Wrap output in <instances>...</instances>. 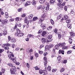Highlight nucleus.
Segmentation results:
<instances>
[{
    "instance_id": "1",
    "label": "nucleus",
    "mask_w": 75,
    "mask_h": 75,
    "mask_svg": "<svg viewBox=\"0 0 75 75\" xmlns=\"http://www.w3.org/2000/svg\"><path fill=\"white\" fill-rule=\"evenodd\" d=\"M9 59H10V60H12V61L13 62H14V63H15L16 65H18L20 64V63L18 62H16V58H14V57H9Z\"/></svg>"
},
{
    "instance_id": "2",
    "label": "nucleus",
    "mask_w": 75,
    "mask_h": 75,
    "mask_svg": "<svg viewBox=\"0 0 75 75\" xmlns=\"http://www.w3.org/2000/svg\"><path fill=\"white\" fill-rule=\"evenodd\" d=\"M12 69H11V74H14L15 73V72H16L17 71L16 68L14 66H12Z\"/></svg>"
},
{
    "instance_id": "3",
    "label": "nucleus",
    "mask_w": 75,
    "mask_h": 75,
    "mask_svg": "<svg viewBox=\"0 0 75 75\" xmlns=\"http://www.w3.org/2000/svg\"><path fill=\"white\" fill-rule=\"evenodd\" d=\"M49 6L47 5L46 7L43 8V11L44 12H46L47 10H49Z\"/></svg>"
},
{
    "instance_id": "4",
    "label": "nucleus",
    "mask_w": 75,
    "mask_h": 75,
    "mask_svg": "<svg viewBox=\"0 0 75 75\" xmlns=\"http://www.w3.org/2000/svg\"><path fill=\"white\" fill-rule=\"evenodd\" d=\"M2 47L4 48L5 50H9V47L7 46V44H4L2 45Z\"/></svg>"
},
{
    "instance_id": "5",
    "label": "nucleus",
    "mask_w": 75,
    "mask_h": 75,
    "mask_svg": "<svg viewBox=\"0 0 75 75\" xmlns=\"http://www.w3.org/2000/svg\"><path fill=\"white\" fill-rule=\"evenodd\" d=\"M44 59L45 61L44 62V65L45 68H46V67H47V57H44Z\"/></svg>"
},
{
    "instance_id": "6",
    "label": "nucleus",
    "mask_w": 75,
    "mask_h": 75,
    "mask_svg": "<svg viewBox=\"0 0 75 75\" xmlns=\"http://www.w3.org/2000/svg\"><path fill=\"white\" fill-rule=\"evenodd\" d=\"M16 35H17L18 37H22L24 35V33H19L17 34L16 33L15 34Z\"/></svg>"
},
{
    "instance_id": "7",
    "label": "nucleus",
    "mask_w": 75,
    "mask_h": 75,
    "mask_svg": "<svg viewBox=\"0 0 75 75\" xmlns=\"http://www.w3.org/2000/svg\"><path fill=\"white\" fill-rule=\"evenodd\" d=\"M25 23H27L28 25V24H29V21H28V18L27 17H25Z\"/></svg>"
},
{
    "instance_id": "8",
    "label": "nucleus",
    "mask_w": 75,
    "mask_h": 75,
    "mask_svg": "<svg viewBox=\"0 0 75 75\" xmlns=\"http://www.w3.org/2000/svg\"><path fill=\"white\" fill-rule=\"evenodd\" d=\"M7 21V19H6L5 20L2 21V23L3 24H6Z\"/></svg>"
},
{
    "instance_id": "9",
    "label": "nucleus",
    "mask_w": 75,
    "mask_h": 75,
    "mask_svg": "<svg viewBox=\"0 0 75 75\" xmlns=\"http://www.w3.org/2000/svg\"><path fill=\"white\" fill-rule=\"evenodd\" d=\"M60 48V46L59 45V44L58 45H56L55 46V49H56V50H59Z\"/></svg>"
},
{
    "instance_id": "10",
    "label": "nucleus",
    "mask_w": 75,
    "mask_h": 75,
    "mask_svg": "<svg viewBox=\"0 0 75 75\" xmlns=\"http://www.w3.org/2000/svg\"><path fill=\"white\" fill-rule=\"evenodd\" d=\"M31 4V2L28 1L25 3V6H28V5H30V4Z\"/></svg>"
},
{
    "instance_id": "11",
    "label": "nucleus",
    "mask_w": 75,
    "mask_h": 75,
    "mask_svg": "<svg viewBox=\"0 0 75 75\" xmlns=\"http://www.w3.org/2000/svg\"><path fill=\"white\" fill-rule=\"evenodd\" d=\"M59 45L60 47H63L64 45H66V43L65 42L62 43H59Z\"/></svg>"
},
{
    "instance_id": "12",
    "label": "nucleus",
    "mask_w": 75,
    "mask_h": 75,
    "mask_svg": "<svg viewBox=\"0 0 75 75\" xmlns=\"http://www.w3.org/2000/svg\"><path fill=\"white\" fill-rule=\"evenodd\" d=\"M64 50H59V54H62L63 55L64 54Z\"/></svg>"
},
{
    "instance_id": "13",
    "label": "nucleus",
    "mask_w": 75,
    "mask_h": 75,
    "mask_svg": "<svg viewBox=\"0 0 75 75\" xmlns=\"http://www.w3.org/2000/svg\"><path fill=\"white\" fill-rule=\"evenodd\" d=\"M58 8L59 9V10L60 11H61V10H63V7L62 6H59L58 7Z\"/></svg>"
},
{
    "instance_id": "14",
    "label": "nucleus",
    "mask_w": 75,
    "mask_h": 75,
    "mask_svg": "<svg viewBox=\"0 0 75 75\" xmlns=\"http://www.w3.org/2000/svg\"><path fill=\"white\" fill-rule=\"evenodd\" d=\"M46 17V15H45V13L43 14L41 16L42 19V20H44V18Z\"/></svg>"
},
{
    "instance_id": "15",
    "label": "nucleus",
    "mask_w": 75,
    "mask_h": 75,
    "mask_svg": "<svg viewBox=\"0 0 75 75\" xmlns=\"http://www.w3.org/2000/svg\"><path fill=\"white\" fill-rule=\"evenodd\" d=\"M69 42L70 44H72V40L71 38H69Z\"/></svg>"
},
{
    "instance_id": "16",
    "label": "nucleus",
    "mask_w": 75,
    "mask_h": 75,
    "mask_svg": "<svg viewBox=\"0 0 75 75\" xmlns=\"http://www.w3.org/2000/svg\"><path fill=\"white\" fill-rule=\"evenodd\" d=\"M10 54L8 55V57H14V54H13V53L11 52H9Z\"/></svg>"
},
{
    "instance_id": "17",
    "label": "nucleus",
    "mask_w": 75,
    "mask_h": 75,
    "mask_svg": "<svg viewBox=\"0 0 75 75\" xmlns=\"http://www.w3.org/2000/svg\"><path fill=\"white\" fill-rule=\"evenodd\" d=\"M67 26L68 28H70V29H71V28H72L71 26V23H68L67 25Z\"/></svg>"
},
{
    "instance_id": "18",
    "label": "nucleus",
    "mask_w": 75,
    "mask_h": 75,
    "mask_svg": "<svg viewBox=\"0 0 75 75\" xmlns=\"http://www.w3.org/2000/svg\"><path fill=\"white\" fill-rule=\"evenodd\" d=\"M41 40L42 42V43H43V44H45V42H46V40H45V38H42Z\"/></svg>"
},
{
    "instance_id": "19",
    "label": "nucleus",
    "mask_w": 75,
    "mask_h": 75,
    "mask_svg": "<svg viewBox=\"0 0 75 75\" xmlns=\"http://www.w3.org/2000/svg\"><path fill=\"white\" fill-rule=\"evenodd\" d=\"M33 17V15L32 14H30L28 16V18H32Z\"/></svg>"
},
{
    "instance_id": "20",
    "label": "nucleus",
    "mask_w": 75,
    "mask_h": 75,
    "mask_svg": "<svg viewBox=\"0 0 75 75\" xmlns=\"http://www.w3.org/2000/svg\"><path fill=\"white\" fill-rule=\"evenodd\" d=\"M11 41L12 42L14 43L16 42V39L14 38H13L12 39H11Z\"/></svg>"
},
{
    "instance_id": "21",
    "label": "nucleus",
    "mask_w": 75,
    "mask_h": 75,
    "mask_svg": "<svg viewBox=\"0 0 75 75\" xmlns=\"http://www.w3.org/2000/svg\"><path fill=\"white\" fill-rule=\"evenodd\" d=\"M44 21V19H42L40 20L38 22V24L42 23V21Z\"/></svg>"
},
{
    "instance_id": "22",
    "label": "nucleus",
    "mask_w": 75,
    "mask_h": 75,
    "mask_svg": "<svg viewBox=\"0 0 75 75\" xmlns=\"http://www.w3.org/2000/svg\"><path fill=\"white\" fill-rule=\"evenodd\" d=\"M64 71H65V68H62L60 69V72H64Z\"/></svg>"
},
{
    "instance_id": "23",
    "label": "nucleus",
    "mask_w": 75,
    "mask_h": 75,
    "mask_svg": "<svg viewBox=\"0 0 75 75\" xmlns=\"http://www.w3.org/2000/svg\"><path fill=\"white\" fill-rule=\"evenodd\" d=\"M55 2V0H50V4H54Z\"/></svg>"
},
{
    "instance_id": "24",
    "label": "nucleus",
    "mask_w": 75,
    "mask_h": 75,
    "mask_svg": "<svg viewBox=\"0 0 75 75\" xmlns=\"http://www.w3.org/2000/svg\"><path fill=\"white\" fill-rule=\"evenodd\" d=\"M62 49L63 50H65V49H68V46H65V45H64L62 47Z\"/></svg>"
},
{
    "instance_id": "25",
    "label": "nucleus",
    "mask_w": 75,
    "mask_h": 75,
    "mask_svg": "<svg viewBox=\"0 0 75 75\" xmlns=\"http://www.w3.org/2000/svg\"><path fill=\"white\" fill-rule=\"evenodd\" d=\"M47 69L48 71H51V66H48L47 68Z\"/></svg>"
},
{
    "instance_id": "26",
    "label": "nucleus",
    "mask_w": 75,
    "mask_h": 75,
    "mask_svg": "<svg viewBox=\"0 0 75 75\" xmlns=\"http://www.w3.org/2000/svg\"><path fill=\"white\" fill-rule=\"evenodd\" d=\"M5 17L6 18H8V13L7 12H5Z\"/></svg>"
},
{
    "instance_id": "27",
    "label": "nucleus",
    "mask_w": 75,
    "mask_h": 75,
    "mask_svg": "<svg viewBox=\"0 0 75 75\" xmlns=\"http://www.w3.org/2000/svg\"><path fill=\"white\" fill-rule=\"evenodd\" d=\"M17 26L19 27H20L21 26V24L19 22H18L17 23H16Z\"/></svg>"
},
{
    "instance_id": "28",
    "label": "nucleus",
    "mask_w": 75,
    "mask_h": 75,
    "mask_svg": "<svg viewBox=\"0 0 75 75\" xmlns=\"http://www.w3.org/2000/svg\"><path fill=\"white\" fill-rule=\"evenodd\" d=\"M70 34L71 36H74L75 35V33L72 32H70Z\"/></svg>"
},
{
    "instance_id": "29",
    "label": "nucleus",
    "mask_w": 75,
    "mask_h": 75,
    "mask_svg": "<svg viewBox=\"0 0 75 75\" xmlns=\"http://www.w3.org/2000/svg\"><path fill=\"white\" fill-rule=\"evenodd\" d=\"M52 35H48L47 36V38L48 39L49 38H52Z\"/></svg>"
},
{
    "instance_id": "30",
    "label": "nucleus",
    "mask_w": 75,
    "mask_h": 75,
    "mask_svg": "<svg viewBox=\"0 0 75 75\" xmlns=\"http://www.w3.org/2000/svg\"><path fill=\"white\" fill-rule=\"evenodd\" d=\"M38 19V18L37 17H35L33 18V21H36Z\"/></svg>"
},
{
    "instance_id": "31",
    "label": "nucleus",
    "mask_w": 75,
    "mask_h": 75,
    "mask_svg": "<svg viewBox=\"0 0 75 75\" xmlns=\"http://www.w3.org/2000/svg\"><path fill=\"white\" fill-rule=\"evenodd\" d=\"M47 34V32H46V31H43V33L42 34V36H44V35H45V34Z\"/></svg>"
},
{
    "instance_id": "32",
    "label": "nucleus",
    "mask_w": 75,
    "mask_h": 75,
    "mask_svg": "<svg viewBox=\"0 0 75 75\" xmlns=\"http://www.w3.org/2000/svg\"><path fill=\"white\" fill-rule=\"evenodd\" d=\"M65 20H67L68 18V16L67 15H65L64 16Z\"/></svg>"
},
{
    "instance_id": "33",
    "label": "nucleus",
    "mask_w": 75,
    "mask_h": 75,
    "mask_svg": "<svg viewBox=\"0 0 75 75\" xmlns=\"http://www.w3.org/2000/svg\"><path fill=\"white\" fill-rule=\"evenodd\" d=\"M45 50L47 51H50V49L48 47H45Z\"/></svg>"
},
{
    "instance_id": "34",
    "label": "nucleus",
    "mask_w": 75,
    "mask_h": 75,
    "mask_svg": "<svg viewBox=\"0 0 75 75\" xmlns=\"http://www.w3.org/2000/svg\"><path fill=\"white\" fill-rule=\"evenodd\" d=\"M50 21L51 23L52 24V25H54V21H53V20H52V19H51L50 20Z\"/></svg>"
},
{
    "instance_id": "35",
    "label": "nucleus",
    "mask_w": 75,
    "mask_h": 75,
    "mask_svg": "<svg viewBox=\"0 0 75 75\" xmlns=\"http://www.w3.org/2000/svg\"><path fill=\"white\" fill-rule=\"evenodd\" d=\"M16 30L18 34V33H21V30H20L19 29L17 28L16 29Z\"/></svg>"
},
{
    "instance_id": "36",
    "label": "nucleus",
    "mask_w": 75,
    "mask_h": 75,
    "mask_svg": "<svg viewBox=\"0 0 75 75\" xmlns=\"http://www.w3.org/2000/svg\"><path fill=\"white\" fill-rule=\"evenodd\" d=\"M45 0H40V3H44L45 2Z\"/></svg>"
},
{
    "instance_id": "37",
    "label": "nucleus",
    "mask_w": 75,
    "mask_h": 75,
    "mask_svg": "<svg viewBox=\"0 0 75 75\" xmlns=\"http://www.w3.org/2000/svg\"><path fill=\"white\" fill-rule=\"evenodd\" d=\"M39 72L40 74H42V73L44 72V70H39Z\"/></svg>"
},
{
    "instance_id": "38",
    "label": "nucleus",
    "mask_w": 75,
    "mask_h": 75,
    "mask_svg": "<svg viewBox=\"0 0 75 75\" xmlns=\"http://www.w3.org/2000/svg\"><path fill=\"white\" fill-rule=\"evenodd\" d=\"M61 15H59L57 17V19H58V20H59L60 18H61Z\"/></svg>"
},
{
    "instance_id": "39",
    "label": "nucleus",
    "mask_w": 75,
    "mask_h": 75,
    "mask_svg": "<svg viewBox=\"0 0 75 75\" xmlns=\"http://www.w3.org/2000/svg\"><path fill=\"white\" fill-rule=\"evenodd\" d=\"M41 27H42V28L44 27V28H45V24H42L41 25Z\"/></svg>"
},
{
    "instance_id": "40",
    "label": "nucleus",
    "mask_w": 75,
    "mask_h": 75,
    "mask_svg": "<svg viewBox=\"0 0 75 75\" xmlns=\"http://www.w3.org/2000/svg\"><path fill=\"white\" fill-rule=\"evenodd\" d=\"M66 3V2L65 1L62 4H61V6H64L65 5V4Z\"/></svg>"
},
{
    "instance_id": "41",
    "label": "nucleus",
    "mask_w": 75,
    "mask_h": 75,
    "mask_svg": "<svg viewBox=\"0 0 75 75\" xmlns=\"http://www.w3.org/2000/svg\"><path fill=\"white\" fill-rule=\"evenodd\" d=\"M32 36V35L29 34L27 36V37H28V38H30Z\"/></svg>"
},
{
    "instance_id": "42",
    "label": "nucleus",
    "mask_w": 75,
    "mask_h": 75,
    "mask_svg": "<svg viewBox=\"0 0 75 75\" xmlns=\"http://www.w3.org/2000/svg\"><path fill=\"white\" fill-rule=\"evenodd\" d=\"M52 26H49L48 28H47V30H51V29H52Z\"/></svg>"
},
{
    "instance_id": "43",
    "label": "nucleus",
    "mask_w": 75,
    "mask_h": 75,
    "mask_svg": "<svg viewBox=\"0 0 75 75\" xmlns=\"http://www.w3.org/2000/svg\"><path fill=\"white\" fill-rule=\"evenodd\" d=\"M19 19H20V18L18 17H17L15 18V20L17 21H19Z\"/></svg>"
},
{
    "instance_id": "44",
    "label": "nucleus",
    "mask_w": 75,
    "mask_h": 75,
    "mask_svg": "<svg viewBox=\"0 0 75 75\" xmlns=\"http://www.w3.org/2000/svg\"><path fill=\"white\" fill-rule=\"evenodd\" d=\"M47 41H48L49 42H50L52 41V39H51V38H49V39H48Z\"/></svg>"
},
{
    "instance_id": "45",
    "label": "nucleus",
    "mask_w": 75,
    "mask_h": 75,
    "mask_svg": "<svg viewBox=\"0 0 75 75\" xmlns=\"http://www.w3.org/2000/svg\"><path fill=\"white\" fill-rule=\"evenodd\" d=\"M41 33H42V30L41 29L38 31V34H41Z\"/></svg>"
},
{
    "instance_id": "46",
    "label": "nucleus",
    "mask_w": 75,
    "mask_h": 75,
    "mask_svg": "<svg viewBox=\"0 0 75 75\" xmlns=\"http://www.w3.org/2000/svg\"><path fill=\"white\" fill-rule=\"evenodd\" d=\"M32 4L33 5H35V1H33L32 2Z\"/></svg>"
},
{
    "instance_id": "47",
    "label": "nucleus",
    "mask_w": 75,
    "mask_h": 75,
    "mask_svg": "<svg viewBox=\"0 0 75 75\" xmlns=\"http://www.w3.org/2000/svg\"><path fill=\"white\" fill-rule=\"evenodd\" d=\"M8 65H9V67H12L13 66V64L12 63H9L8 64Z\"/></svg>"
},
{
    "instance_id": "48",
    "label": "nucleus",
    "mask_w": 75,
    "mask_h": 75,
    "mask_svg": "<svg viewBox=\"0 0 75 75\" xmlns=\"http://www.w3.org/2000/svg\"><path fill=\"white\" fill-rule=\"evenodd\" d=\"M22 8H20L18 9V11L19 12H20V11H22Z\"/></svg>"
},
{
    "instance_id": "49",
    "label": "nucleus",
    "mask_w": 75,
    "mask_h": 75,
    "mask_svg": "<svg viewBox=\"0 0 75 75\" xmlns=\"http://www.w3.org/2000/svg\"><path fill=\"white\" fill-rule=\"evenodd\" d=\"M49 46L50 48H52V47H53L54 45L52 44H50L49 45Z\"/></svg>"
},
{
    "instance_id": "50",
    "label": "nucleus",
    "mask_w": 75,
    "mask_h": 75,
    "mask_svg": "<svg viewBox=\"0 0 75 75\" xmlns=\"http://www.w3.org/2000/svg\"><path fill=\"white\" fill-rule=\"evenodd\" d=\"M72 52V51L71 50H69L67 52V53L68 54H71Z\"/></svg>"
},
{
    "instance_id": "51",
    "label": "nucleus",
    "mask_w": 75,
    "mask_h": 75,
    "mask_svg": "<svg viewBox=\"0 0 75 75\" xmlns=\"http://www.w3.org/2000/svg\"><path fill=\"white\" fill-rule=\"evenodd\" d=\"M35 69L36 71H37V70H40V68H38L37 66L35 67Z\"/></svg>"
},
{
    "instance_id": "52",
    "label": "nucleus",
    "mask_w": 75,
    "mask_h": 75,
    "mask_svg": "<svg viewBox=\"0 0 75 75\" xmlns=\"http://www.w3.org/2000/svg\"><path fill=\"white\" fill-rule=\"evenodd\" d=\"M4 51V49H0V53H2Z\"/></svg>"
},
{
    "instance_id": "53",
    "label": "nucleus",
    "mask_w": 75,
    "mask_h": 75,
    "mask_svg": "<svg viewBox=\"0 0 75 75\" xmlns=\"http://www.w3.org/2000/svg\"><path fill=\"white\" fill-rule=\"evenodd\" d=\"M62 33L63 35H65L66 33H67L66 31H62Z\"/></svg>"
},
{
    "instance_id": "54",
    "label": "nucleus",
    "mask_w": 75,
    "mask_h": 75,
    "mask_svg": "<svg viewBox=\"0 0 75 75\" xmlns=\"http://www.w3.org/2000/svg\"><path fill=\"white\" fill-rule=\"evenodd\" d=\"M41 8V5H40L37 7V9L39 10Z\"/></svg>"
},
{
    "instance_id": "55",
    "label": "nucleus",
    "mask_w": 75,
    "mask_h": 75,
    "mask_svg": "<svg viewBox=\"0 0 75 75\" xmlns=\"http://www.w3.org/2000/svg\"><path fill=\"white\" fill-rule=\"evenodd\" d=\"M48 54V53L47 52H45L43 53V55L44 56H46Z\"/></svg>"
},
{
    "instance_id": "56",
    "label": "nucleus",
    "mask_w": 75,
    "mask_h": 75,
    "mask_svg": "<svg viewBox=\"0 0 75 75\" xmlns=\"http://www.w3.org/2000/svg\"><path fill=\"white\" fill-rule=\"evenodd\" d=\"M57 59L58 60H59V61L60 59H61V57H57Z\"/></svg>"
},
{
    "instance_id": "57",
    "label": "nucleus",
    "mask_w": 75,
    "mask_h": 75,
    "mask_svg": "<svg viewBox=\"0 0 75 75\" xmlns=\"http://www.w3.org/2000/svg\"><path fill=\"white\" fill-rule=\"evenodd\" d=\"M44 47V45H40V48L41 49V48H42V47Z\"/></svg>"
},
{
    "instance_id": "58",
    "label": "nucleus",
    "mask_w": 75,
    "mask_h": 75,
    "mask_svg": "<svg viewBox=\"0 0 75 75\" xmlns=\"http://www.w3.org/2000/svg\"><path fill=\"white\" fill-rule=\"evenodd\" d=\"M26 66L28 68H30V64H29L28 63H26Z\"/></svg>"
},
{
    "instance_id": "59",
    "label": "nucleus",
    "mask_w": 75,
    "mask_h": 75,
    "mask_svg": "<svg viewBox=\"0 0 75 75\" xmlns=\"http://www.w3.org/2000/svg\"><path fill=\"white\" fill-rule=\"evenodd\" d=\"M71 22V20H66V23H70Z\"/></svg>"
},
{
    "instance_id": "60",
    "label": "nucleus",
    "mask_w": 75,
    "mask_h": 75,
    "mask_svg": "<svg viewBox=\"0 0 75 75\" xmlns=\"http://www.w3.org/2000/svg\"><path fill=\"white\" fill-rule=\"evenodd\" d=\"M43 52L42 51H39V53L40 54H43Z\"/></svg>"
},
{
    "instance_id": "61",
    "label": "nucleus",
    "mask_w": 75,
    "mask_h": 75,
    "mask_svg": "<svg viewBox=\"0 0 75 75\" xmlns=\"http://www.w3.org/2000/svg\"><path fill=\"white\" fill-rule=\"evenodd\" d=\"M64 64H66L67 62V60H64L63 62Z\"/></svg>"
},
{
    "instance_id": "62",
    "label": "nucleus",
    "mask_w": 75,
    "mask_h": 75,
    "mask_svg": "<svg viewBox=\"0 0 75 75\" xmlns=\"http://www.w3.org/2000/svg\"><path fill=\"white\" fill-rule=\"evenodd\" d=\"M35 57H38L39 56L38 55V53H36L35 54Z\"/></svg>"
},
{
    "instance_id": "63",
    "label": "nucleus",
    "mask_w": 75,
    "mask_h": 75,
    "mask_svg": "<svg viewBox=\"0 0 75 75\" xmlns=\"http://www.w3.org/2000/svg\"><path fill=\"white\" fill-rule=\"evenodd\" d=\"M3 34L4 35H6L7 34V31L3 32Z\"/></svg>"
},
{
    "instance_id": "64",
    "label": "nucleus",
    "mask_w": 75,
    "mask_h": 75,
    "mask_svg": "<svg viewBox=\"0 0 75 75\" xmlns=\"http://www.w3.org/2000/svg\"><path fill=\"white\" fill-rule=\"evenodd\" d=\"M54 32L55 33H57V29H55L54 30Z\"/></svg>"
}]
</instances>
